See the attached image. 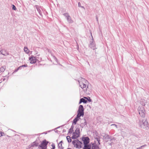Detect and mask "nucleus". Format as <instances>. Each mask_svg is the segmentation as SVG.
<instances>
[{
    "instance_id": "nucleus-1",
    "label": "nucleus",
    "mask_w": 149,
    "mask_h": 149,
    "mask_svg": "<svg viewBox=\"0 0 149 149\" xmlns=\"http://www.w3.org/2000/svg\"><path fill=\"white\" fill-rule=\"evenodd\" d=\"M80 87L84 91H86L88 88V82L84 78H82L79 81Z\"/></svg>"
},
{
    "instance_id": "nucleus-2",
    "label": "nucleus",
    "mask_w": 149,
    "mask_h": 149,
    "mask_svg": "<svg viewBox=\"0 0 149 149\" xmlns=\"http://www.w3.org/2000/svg\"><path fill=\"white\" fill-rule=\"evenodd\" d=\"M72 143L74 145V147L76 148H80L81 147L82 143L78 140L73 141Z\"/></svg>"
},
{
    "instance_id": "nucleus-3",
    "label": "nucleus",
    "mask_w": 149,
    "mask_h": 149,
    "mask_svg": "<svg viewBox=\"0 0 149 149\" xmlns=\"http://www.w3.org/2000/svg\"><path fill=\"white\" fill-rule=\"evenodd\" d=\"M77 116L80 117L81 116H83L84 115V109L82 105H80L79 107L78 111Z\"/></svg>"
},
{
    "instance_id": "nucleus-4",
    "label": "nucleus",
    "mask_w": 149,
    "mask_h": 149,
    "mask_svg": "<svg viewBox=\"0 0 149 149\" xmlns=\"http://www.w3.org/2000/svg\"><path fill=\"white\" fill-rule=\"evenodd\" d=\"M49 142L46 140L42 141L40 145L39 146V148H41V149H46L47 145Z\"/></svg>"
},
{
    "instance_id": "nucleus-5",
    "label": "nucleus",
    "mask_w": 149,
    "mask_h": 149,
    "mask_svg": "<svg viewBox=\"0 0 149 149\" xmlns=\"http://www.w3.org/2000/svg\"><path fill=\"white\" fill-rule=\"evenodd\" d=\"M79 130L78 129H76L72 134V139H76L78 138L79 136Z\"/></svg>"
},
{
    "instance_id": "nucleus-6",
    "label": "nucleus",
    "mask_w": 149,
    "mask_h": 149,
    "mask_svg": "<svg viewBox=\"0 0 149 149\" xmlns=\"http://www.w3.org/2000/svg\"><path fill=\"white\" fill-rule=\"evenodd\" d=\"M140 124L141 126L144 127H148V123L147 120L145 119H143L142 121H140Z\"/></svg>"
},
{
    "instance_id": "nucleus-7",
    "label": "nucleus",
    "mask_w": 149,
    "mask_h": 149,
    "mask_svg": "<svg viewBox=\"0 0 149 149\" xmlns=\"http://www.w3.org/2000/svg\"><path fill=\"white\" fill-rule=\"evenodd\" d=\"M139 113L142 117H144L145 113V110L144 108L143 107H140L139 110Z\"/></svg>"
},
{
    "instance_id": "nucleus-8",
    "label": "nucleus",
    "mask_w": 149,
    "mask_h": 149,
    "mask_svg": "<svg viewBox=\"0 0 149 149\" xmlns=\"http://www.w3.org/2000/svg\"><path fill=\"white\" fill-rule=\"evenodd\" d=\"M29 60L31 64H34L36 62V57L34 56H31L29 58Z\"/></svg>"
},
{
    "instance_id": "nucleus-9",
    "label": "nucleus",
    "mask_w": 149,
    "mask_h": 149,
    "mask_svg": "<svg viewBox=\"0 0 149 149\" xmlns=\"http://www.w3.org/2000/svg\"><path fill=\"white\" fill-rule=\"evenodd\" d=\"M84 145L88 144L89 142V139L88 137H86L83 139Z\"/></svg>"
},
{
    "instance_id": "nucleus-10",
    "label": "nucleus",
    "mask_w": 149,
    "mask_h": 149,
    "mask_svg": "<svg viewBox=\"0 0 149 149\" xmlns=\"http://www.w3.org/2000/svg\"><path fill=\"white\" fill-rule=\"evenodd\" d=\"M64 144L62 141H61L58 144V147L61 149H63L64 148Z\"/></svg>"
},
{
    "instance_id": "nucleus-11",
    "label": "nucleus",
    "mask_w": 149,
    "mask_h": 149,
    "mask_svg": "<svg viewBox=\"0 0 149 149\" xmlns=\"http://www.w3.org/2000/svg\"><path fill=\"white\" fill-rule=\"evenodd\" d=\"M38 146V144L36 143L35 142H33L31 144V145L29 146L28 148L26 149H30L31 147H33L34 146Z\"/></svg>"
},
{
    "instance_id": "nucleus-12",
    "label": "nucleus",
    "mask_w": 149,
    "mask_h": 149,
    "mask_svg": "<svg viewBox=\"0 0 149 149\" xmlns=\"http://www.w3.org/2000/svg\"><path fill=\"white\" fill-rule=\"evenodd\" d=\"M6 69L5 66H3L0 68V73L2 72H3Z\"/></svg>"
},
{
    "instance_id": "nucleus-13",
    "label": "nucleus",
    "mask_w": 149,
    "mask_h": 149,
    "mask_svg": "<svg viewBox=\"0 0 149 149\" xmlns=\"http://www.w3.org/2000/svg\"><path fill=\"white\" fill-rule=\"evenodd\" d=\"M80 117H78L77 116V117L75 118L73 120V124L75 125L77 121L79 120V118Z\"/></svg>"
},
{
    "instance_id": "nucleus-14",
    "label": "nucleus",
    "mask_w": 149,
    "mask_h": 149,
    "mask_svg": "<svg viewBox=\"0 0 149 149\" xmlns=\"http://www.w3.org/2000/svg\"><path fill=\"white\" fill-rule=\"evenodd\" d=\"M87 102V101L85 100L84 99L82 98L80 99V102H79V104H80L81 102H83L84 103H86Z\"/></svg>"
},
{
    "instance_id": "nucleus-15",
    "label": "nucleus",
    "mask_w": 149,
    "mask_h": 149,
    "mask_svg": "<svg viewBox=\"0 0 149 149\" xmlns=\"http://www.w3.org/2000/svg\"><path fill=\"white\" fill-rule=\"evenodd\" d=\"M92 149H99V147L95 144H92Z\"/></svg>"
},
{
    "instance_id": "nucleus-16",
    "label": "nucleus",
    "mask_w": 149,
    "mask_h": 149,
    "mask_svg": "<svg viewBox=\"0 0 149 149\" xmlns=\"http://www.w3.org/2000/svg\"><path fill=\"white\" fill-rule=\"evenodd\" d=\"M91 146L88 144L84 145L83 149H91Z\"/></svg>"
},
{
    "instance_id": "nucleus-17",
    "label": "nucleus",
    "mask_w": 149,
    "mask_h": 149,
    "mask_svg": "<svg viewBox=\"0 0 149 149\" xmlns=\"http://www.w3.org/2000/svg\"><path fill=\"white\" fill-rule=\"evenodd\" d=\"M24 52L27 54L29 53V50L27 47H25L24 48Z\"/></svg>"
},
{
    "instance_id": "nucleus-18",
    "label": "nucleus",
    "mask_w": 149,
    "mask_h": 149,
    "mask_svg": "<svg viewBox=\"0 0 149 149\" xmlns=\"http://www.w3.org/2000/svg\"><path fill=\"white\" fill-rule=\"evenodd\" d=\"M66 138H67V140H68V142L69 143V142H71V137H70V136H68Z\"/></svg>"
},
{
    "instance_id": "nucleus-19",
    "label": "nucleus",
    "mask_w": 149,
    "mask_h": 149,
    "mask_svg": "<svg viewBox=\"0 0 149 149\" xmlns=\"http://www.w3.org/2000/svg\"><path fill=\"white\" fill-rule=\"evenodd\" d=\"M0 52H1V53L3 55H7V54H8V53L7 52H5V53L4 52V50H1V51H0Z\"/></svg>"
},
{
    "instance_id": "nucleus-20",
    "label": "nucleus",
    "mask_w": 149,
    "mask_h": 149,
    "mask_svg": "<svg viewBox=\"0 0 149 149\" xmlns=\"http://www.w3.org/2000/svg\"><path fill=\"white\" fill-rule=\"evenodd\" d=\"M95 140H95V142H96L97 141L98 143V144H100V140L99 139L97 138H96L95 139Z\"/></svg>"
},
{
    "instance_id": "nucleus-21",
    "label": "nucleus",
    "mask_w": 149,
    "mask_h": 149,
    "mask_svg": "<svg viewBox=\"0 0 149 149\" xmlns=\"http://www.w3.org/2000/svg\"><path fill=\"white\" fill-rule=\"evenodd\" d=\"M73 131V128L71 127V128H70V130H69V133H72V132Z\"/></svg>"
},
{
    "instance_id": "nucleus-22",
    "label": "nucleus",
    "mask_w": 149,
    "mask_h": 149,
    "mask_svg": "<svg viewBox=\"0 0 149 149\" xmlns=\"http://www.w3.org/2000/svg\"><path fill=\"white\" fill-rule=\"evenodd\" d=\"M67 19L68 21H70V22H71V21H70V20H71V18H70V17L69 16H68L67 17Z\"/></svg>"
},
{
    "instance_id": "nucleus-23",
    "label": "nucleus",
    "mask_w": 149,
    "mask_h": 149,
    "mask_svg": "<svg viewBox=\"0 0 149 149\" xmlns=\"http://www.w3.org/2000/svg\"><path fill=\"white\" fill-rule=\"evenodd\" d=\"M4 134V133L3 132H0V137L3 136Z\"/></svg>"
},
{
    "instance_id": "nucleus-24",
    "label": "nucleus",
    "mask_w": 149,
    "mask_h": 149,
    "mask_svg": "<svg viewBox=\"0 0 149 149\" xmlns=\"http://www.w3.org/2000/svg\"><path fill=\"white\" fill-rule=\"evenodd\" d=\"M52 149H55V146L54 144H52Z\"/></svg>"
},
{
    "instance_id": "nucleus-25",
    "label": "nucleus",
    "mask_w": 149,
    "mask_h": 149,
    "mask_svg": "<svg viewBox=\"0 0 149 149\" xmlns=\"http://www.w3.org/2000/svg\"><path fill=\"white\" fill-rule=\"evenodd\" d=\"M20 67H21V66H19V67L17 69L15 70L14 72H17L19 70V69L20 68Z\"/></svg>"
},
{
    "instance_id": "nucleus-26",
    "label": "nucleus",
    "mask_w": 149,
    "mask_h": 149,
    "mask_svg": "<svg viewBox=\"0 0 149 149\" xmlns=\"http://www.w3.org/2000/svg\"><path fill=\"white\" fill-rule=\"evenodd\" d=\"M84 98L87 99L88 100V101H89L90 102H91V100L90 99V98L89 97V98H87L86 97H84Z\"/></svg>"
},
{
    "instance_id": "nucleus-27",
    "label": "nucleus",
    "mask_w": 149,
    "mask_h": 149,
    "mask_svg": "<svg viewBox=\"0 0 149 149\" xmlns=\"http://www.w3.org/2000/svg\"><path fill=\"white\" fill-rule=\"evenodd\" d=\"M13 9L14 10H16V7L13 5Z\"/></svg>"
},
{
    "instance_id": "nucleus-28",
    "label": "nucleus",
    "mask_w": 149,
    "mask_h": 149,
    "mask_svg": "<svg viewBox=\"0 0 149 149\" xmlns=\"http://www.w3.org/2000/svg\"><path fill=\"white\" fill-rule=\"evenodd\" d=\"M20 66H21V67H27V65H24Z\"/></svg>"
},
{
    "instance_id": "nucleus-29",
    "label": "nucleus",
    "mask_w": 149,
    "mask_h": 149,
    "mask_svg": "<svg viewBox=\"0 0 149 149\" xmlns=\"http://www.w3.org/2000/svg\"><path fill=\"white\" fill-rule=\"evenodd\" d=\"M80 3L79 2V3H78V5H80Z\"/></svg>"
},
{
    "instance_id": "nucleus-30",
    "label": "nucleus",
    "mask_w": 149,
    "mask_h": 149,
    "mask_svg": "<svg viewBox=\"0 0 149 149\" xmlns=\"http://www.w3.org/2000/svg\"><path fill=\"white\" fill-rule=\"evenodd\" d=\"M80 3L79 2V3H78V5H80Z\"/></svg>"
},
{
    "instance_id": "nucleus-31",
    "label": "nucleus",
    "mask_w": 149,
    "mask_h": 149,
    "mask_svg": "<svg viewBox=\"0 0 149 149\" xmlns=\"http://www.w3.org/2000/svg\"><path fill=\"white\" fill-rule=\"evenodd\" d=\"M113 125H115L116 126V125H115V124H113Z\"/></svg>"
},
{
    "instance_id": "nucleus-32",
    "label": "nucleus",
    "mask_w": 149,
    "mask_h": 149,
    "mask_svg": "<svg viewBox=\"0 0 149 149\" xmlns=\"http://www.w3.org/2000/svg\"><path fill=\"white\" fill-rule=\"evenodd\" d=\"M68 149H71L68 148Z\"/></svg>"
}]
</instances>
